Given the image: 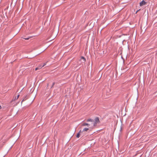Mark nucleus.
Returning <instances> with one entry per match:
<instances>
[{
  "label": "nucleus",
  "instance_id": "f8f14e48",
  "mask_svg": "<svg viewBox=\"0 0 157 157\" xmlns=\"http://www.w3.org/2000/svg\"><path fill=\"white\" fill-rule=\"evenodd\" d=\"M26 98H24L22 100V101H21V103H22V102L23 101H25L26 100Z\"/></svg>",
  "mask_w": 157,
  "mask_h": 157
},
{
  "label": "nucleus",
  "instance_id": "6e6552de",
  "mask_svg": "<svg viewBox=\"0 0 157 157\" xmlns=\"http://www.w3.org/2000/svg\"><path fill=\"white\" fill-rule=\"evenodd\" d=\"M41 68H42V67H41V66H38V67H36L35 68V70L37 71V70L40 69H41Z\"/></svg>",
  "mask_w": 157,
  "mask_h": 157
},
{
  "label": "nucleus",
  "instance_id": "4468645a",
  "mask_svg": "<svg viewBox=\"0 0 157 157\" xmlns=\"http://www.w3.org/2000/svg\"><path fill=\"white\" fill-rule=\"evenodd\" d=\"M25 39L26 40H28L29 39V38H25Z\"/></svg>",
  "mask_w": 157,
  "mask_h": 157
},
{
  "label": "nucleus",
  "instance_id": "20e7f679",
  "mask_svg": "<svg viewBox=\"0 0 157 157\" xmlns=\"http://www.w3.org/2000/svg\"><path fill=\"white\" fill-rule=\"evenodd\" d=\"M82 133V131L81 130H80L79 132L76 135V137L77 138H79L80 136V133Z\"/></svg>",
  "mask_w": 157,
  "mask_h": 157
},
{
  "label": "nucleus",
  "instance_id": "2eb2a0df",
  "mask_svg": "<svg viewBox=\"0 0 157 157\" xmlns=\"http://www.w3.org/2000/svg\"><path fill=\"white\" fill-rule=\"evenodd\" d=\"M2 107L0 105V109H1Z\"/></svg>",
  "mask_w": 157,
  "mask_h": 157
},
{
  "label": "nucleus",
  "instance_id": "f257e3e1",
  "mask_svg": "<svg viewBox=\"0 0 157 157\" xmlns=\"http://www.w3.org/2000/svg\"><path fill=\"white\" fill-rule=\"evenodd\" d=\"M90 125H91V128H93L94 127L96 126V123H95V122H94V121L93 120L91 122V124H90Z\"/></svg>",
  "mask_w": 157,
  "mask_h": 157
},
{
  "label": "nucleus",
  "instance_id": "423d86ee",
  "mask_svg": "<svg viewBox=\"0 0 157 157\" xmlns=\"http://www.w3.org/2000/svg\"><path fill=\"white\" fill-rule=\"evenodd\" d=\"M89 128H85L82 131V132L84 131H87L89 130Z\"/></svg>",
  "mask_w": 157,
  "mask_h": 157
},
{
  "label": "nucleus",
  "instance_id": "f03ea898",
  "mask_svg": "<svg viewBox=\"0 0 157 157\" xmlns=\"http://www.w3.org/2000/svg\"><path fill=\"white\" fill-rule=\"evenodd\" d=\"M146 4V2L144 1V0H143L142 2H141L140 3V6H143V5H145Z\"/></svg>",
  "mask_w": 157,
  "mask_h": 157
},
{
  "label": "nucleus",
  "instance_id": "39448f33",
  "mask_svg": "<svg viewBox=\"0 0 157 157\" xmlns=\"http://www.w3.org/2000/svg\"><path fill=\"white\" fill-rule=\"evenodd\" d=\"M99 122V120L98 118L96 117L95 119V121L94 122L96 123V124Z\"/></svg>",
  "mask_w": 157,
  "mask_h": 157
},
{
  "label": "nucleus",
  "instance_id": "ddd939ff",
  "mask_svg": "<svg viewBox=\"0 0 157 157\" xmlns=\"http://www.w3.org/2000/svg\"><path fill=\"white\" fill-rule=\"evenodd\" d=\"M55 82H53V84H52V87H53V86H54V85H55Z\"/></svg>",
  "mask_w": 157,
  "mask_h": 157
},
{
  "label": "nucleus",
  "instance_id": "1a4fd4ad",
  "mask_svg": "<svg viewBox=\"0 0 157 157\" xmlns=\"http://www.w3.org/2000/svg\"><path fill=\"white\" fill-rule=\"evenodd\" d=\"M19 96H20V95L19 94L18 95H17V97H16L15 98L14 100H17L18 98L19 97Z\"/></svg>",
  "mask_w": 157,
  "mask_h": 157
},
{
  "label": "nucleus",
  "instance_id": "0eeeda50",
  "mask_svg": "<svg viewBox=\"0 0 157 157\" xmlns=\"http://www.w3.org/2000/svg\"><path fill=\"white\" fill-rule=\"evenodd\" d=\"M82 59L83 60V62H85L86 61L84 57L83 56L81 57L80 58V60H81Z\"/></svg>",
  "mask_w": 157,
  "mask_h": 157
},
{
  "label": "nucleus",
  "instance_id": "9b49d317",
  "mask_svg": "<svg viewBox=\"0 0 157 157\" xmlns=\"http://www.w3.org/2000/svg\"><path fill=\"white\" fill-rule=\"evenodd\" d=\"M47 63V62H46L45 63H44V65L43 66H41V67H42H42H44L45 65Z\"/></svg>",
  "mask_w": 157,
  "mask_h": 157
},
{
  "label": "nucleus",
  "instance_id": "7ed1b4c3",
  "mask_svg": "<svg viewBox=\"0 0 157 157\" xmlns=\"http://www.w3.org/2000/svg\"><path fill=\"white\" fill-rule=\"evenodd\" d=\"M90 125V124L88 123H84L82 124V126H89Z\"/></svg>",
  "mask_w": 157,
  "mask_h": 157
},
{
  "label": "nucleus",
  "instance_id": "9d476101",
  "mask_svg": "<svg viewBox=\"0 0 157 157\" xmlns=\"http://www.w3.org/2000/svg\"><path fill=\"white\" fill-rule=\"evenodd\" d=\"M93 121V120H91V119H88L87 120V121H91V122L92 121Z\"/></svg>",
  "mask_w": 157,
  "mask_h": 157
}]
</instances>
